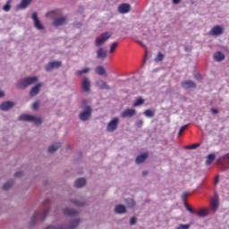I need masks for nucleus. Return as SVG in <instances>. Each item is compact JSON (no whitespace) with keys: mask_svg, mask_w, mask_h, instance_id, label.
<instances>
[{"mask_svg":"<svg viewBox=\"0 0 229 229\" xmlns=\"http://www.w3.org/2000/svg\"><path fill=\"white\" fill-rule=\"evenodd\" d=\"M118 46V43L117 42H114L111 45L110 47V49H109V53H114V51H115V48L117 47Z\"/></svg>","mask_w":229,"mask_h":229,"instance_id":"obj_37","label":"nucleus"},{"mask_svg":"<svg viewBox=\"0 0 229 229\" xmlns=\"http://www.w3.org/2000/svg\"><path fill=\"white\" fill-rule=\"evenodd\" d=\"M162 60H164V55H162V53H159L155 58V62H162Z\"/></svg>","mask_w":229,"mask_h":229,"instance_id":"obj_38","label":"nucleus"},{"mask_svg":"<svg viewBox=\"0 0 229 229\" xmlns=\"http://www.w3.org/2000/svg\"><path fill=\"white\" fill-rule=\"evenodd\" d=\"M72 203L74 205H76L77 207H83V202H80L78 200H74V201H72Z\"/></svg>","mask_w":229,"mask_h":229,"instance_id":"obj_45","label":"nucleus"},{"mask_svg":"<svg viewBox=\"0 0 229 229\" xmlns=\"http://www.w3.org/2000/svg\"><path fill=\"white\" fill-rule=\"evenodd\" d=\"M188 125H184L182 127L180 128L178 135H182V133H183L185 131V130H187Z\"/></svg>","mask_w":229,"mask_h":229,"instance_id":"obj_39","label":"nucleus"},{"mask_svg":"<svg viewBox=\"0 0 229 229\" xmlns=\"http://www.w3.org/2000/svg\"><path fill=\"white\" fill-rule=\"evenodd\" d=\"M15 106V102L13 101H5L0 105V109L3 110V112H6L8 110H12V108Z\"/></svg>","mask_w":229,"mask_h":229,"instance_id":"obj_11","label":"nucleus"},{"mask_svg":"<svg viewBox=\"0 0 229 229\" xmlns=\"http://www.w3.org/2000/svg\"><path fill=\"white\" fill-rule=\"evenodd\" d=\"M115 214H126V207L123 204H118L114 207Z\"/></svg>","mask_w":229,"mask_h":229,"instance_id":"obj_19","label":"nucleus"},{"mask_svg":"<svg viewBox=\"0 0 229 229\" xmlns=\"http://www.w3.org/2000/svg\"><path fill=\"white\" fill-rule=\"evenodd\" d=\"M125 202L129 208H133V207L135 206V200H133L132 199H127Z\"/></svg>","mask_w":229,"mask_h":229,"instance_id":"obj_32","label":"nucleus"},{"mask_svg":"<svg viewBox=\"0 0 229 229\" xmlns=\"http://www.w3.org/2000/svg\"><path fill=\"white\" fill-rule=\"evenodd\" d=\"M183 198H187V193H183Z\"/></svg>","mask_w":229,"mask_h":229,"instance_id":"obj_55","label":"nucleus"},{"mask_svg":"<svg viewBox=\"0 0 229 229\" xmlns=\"http://www.w3.org/2000/svg\"><path fill=\"white\" fill-rule=\"evenodd\" d=\"M214 160H216V155L215 154H209L207 157V160H206L207 165H210V164H212V162H214Z\"/></svg>","mask_w":229,"mask_h":229,"instance_id":"obj_30","label":"nucleus"},{"mask_svg":"<svg viewBox=\"0 0 229 229\" xmlns=\"http://www.w3.org/2000/svg\"><path fill=\"white\" fill-rule=\"evenodd\" d=\"M185 208H186V210H188V212H191V214H194V209H192V208H191V206L186 204Z\"/></svg>","mask_w":229,"mask_h":229,"instance_id":"obj_44","label":"nucleus"},{"mask_svg":"<svg viewBox=\"0 0 229 229\" xmlns=\"http://www.w3.org/2000/svg\"><path fill=\"white\" fill-rule=\"evenodd\" d=\"M24 173L22 171H18L14 174L15 178H21L23 176Z\"/></svg>","mask_w":229,"mask_h":229,"instance_id":"obj_40","label":"nucleus"},{"mask_svg":"<svg viewBox=\"0 0 229 229\" xmlns=\"http://www.w3.org/2000/svg\"><path fill=\"white\" fill-rule=\"evenodd\" d=\"M138 44H140V46L142 47H146V45L142 41H138Z\"/></svg>","mask_w":229,"mask_h":229,"instance_id":"obj_48","label":"nucleus"},{"mask_svg":"<svg viewBox=\"0 0 229 229\" xmlns=\"http://www.w3.org/2000/svg\"><path fill=\"white\" fill-rule=\"evenodd\" d=\"M49 199H45V201H44V205H46L47 203H49Z\"/></svg>","mask_w":229,"mask_h":229,"instance_id":"obj_53","label":"nucleus"},{"mask_svg":"<svg viewBox=\"0 0 229 229\" xmlns=\"http://www.w3.org/2000/svg\"><path fill=\"white\" fill-rule=\"evenodd\" d=\"M61 65H62V62L53 61V62L48 63L45 66V69H46V71H53V69H58L59 67H61Z\"/></svg>","mask_w":229,"mask_h":229,"instance_id":"obj_10","label":"nucleus"},{"mask_svg":"<svg viewBox=\"0 0 229 229\" xmlns=\"http://www.w3.org/2000/svg\"><path fill=\"white\" fill-rule=\"evenodd\" d=\"M131 10V5H130L129 4H122L118 6L119 13H129Z\"/></svg>","mask_w":229,"mask_h":229,"instance_id":"obj_13","label":"nucleus"},{"mask_svg":"<svg viewBox=\"0 0 229 229\" xmlns=\"http://www.w3.org/2000/svg\"><path fill=\"white\" fill-rule=\"evenodd\" d=\"M181 0H173L174 4H178Z\"/></svg>","mask_w":229,"mask_h":229,"instance_id":"obj_52","label":"nucleus"},{"mask_svg":"<svg viewBox=\"0 0 229 229\" xmlns=\"http://www.w3.org/2000/svg\"><path fill=\"white\" fill-rule=\"evenodd\" d=\"M12 185H13V181H8L3 185L4 191H8V189H10Z\"/></svg>","mask_w":229,"mask_h":229,"instance_id":"obj_33","label":"nucleus"},{"mask_svg":"<svg viewBox=\"0 0 229 229\" xmlns=\"http://www.w3.org/2000/svg\"><path fill=\"white\" fill-rule=\"evenodd\" d=\"M86 184L87 180H85V178H79L75 181V187H77L78 189L85 187Z\"/></svg>","mask_w":229,"mask_h":229,"instance_id":"obj_23","label":"nucleus"},{"mask_svg":"<svg viewBox=\"0 0 229 229\" xmlns=\"http://www.w3.org/2000/svg\"><path fill=\"white\" fill-rule=\"evenodd\" d=\"M30 4H31V0H21L20 4L18 5V8L20 10H24V9L28 8V6H30Z\"/></svg>","mask_w":229,"mask_h":229,"instance_id":"obj_22","label":"nucleus"},{"mask_svg":"<svg viewBox=\"0 0 229 229\" xmlns=\"http://www.w3.org/2000/svg\"><path fill=\"white\" fill-rule=\"evenodd\" d=\"M217 183H219V177H216L215 180V185H217Z\"/></svg>","mask_w":229,"mask_h":229,"instance_id":"obj_51","label":"nucleus"},{"mask_svg":"<svg viewBox=\"0 0 229 229\" xmlns=\"http://www.w3.org/2000/svg\"><path fill=\"white\" fill-rule=\"evenodd\" d=\"M62 146V143L56 142L48 147V153H55V151L58 150V148Z\"/></svg>","mask_w":229,"mask_h":229,"instance_id":"obj_25","label":"nucleus"},{"mask_svg":"<svg viewBox=\"0 0 229 229\" xmlns=\"http://www.w3.org/2000/svg\"><path fill=\"white\" fill-rule=\"evenodd\" d=\"M107 55L108 53L106 52V49L103 47H99L98 51H97V58H98L99 60H105Z\"/></svg>","mask_w":229,"mask_h":229,"instance_id":"obj_15","label":"nucleus"},{"mask_svg":"<svg viewBox=\"0 0 229 229\" xmlns=\"http://www.w3.org/2000/svg\"><path fill=\"white\" fill-rule=\"evenodd\" d=\"M91 116H92V107H90L89 106H86L84 107V110L80 113L79 119L81 121L85 122V121H89Z\"/></svg>","mask_w":229,"mask_h":229,"instance_id":"obj_5","label":"nucleus"},{"mask_svg":"<svg viewBox=\"0 0 229 229\" xmlns=\"http://www.w3.org/2000/svg\"><path fill=\"white\" fill-rule=\"evenodd\" d=\"M148 174V172H143V175L146 176Z\"/></svg>","mask_w":229,"mask_h":229,"instance_id":"obj_56","label":"nucleus"},{"mask_svg":"<svg viewBox=\"0 0 229 229\" xmlns=\"http://www.w3.org/2000/svg\"><path fill=\"white\" fill-rule=\"evenodd\" d=\"M48 214H49V209L45 210L41 215L35 213L31 218L32 225H35V223H36L37 219H38V217H40L41 221H44V219H46V217H47Z\"/></svg>","mask_w":229,"mask_h":229,"instance_id":"obj_9","label":"nucleus"},{"mask_svg":"<svg viewBox=\"0 0 229 229\" xmlns=\"http://www.w3.org/2000/svg\"><path fill=\"white\" fill-rule=\"evenodd\" d=\"M119 123H120V120L118 117H114L112 120H110L107 123V125L106 128V131H108L109 133H114V131H115V130H117V128L119 126Z\"/></svg>","mask_w":229,"mask_h":229,"instance_id":"obj_6","label":"nucleus"},{"mask_svg":"<svg viewBox=\"0 0 229 229\" xmlns=\"http://www.w3.org/2000/svg\"><path fill=\"white\" fill-rule=\"evenodd\" d=\"M227 167H229V165H225V164L223 165V168H224V169H227Z\"/></svg>","mask_w":229,"mask_h":229,"instance_id":"obj_54","label":"nucleus"},{"mask_svg":"<svg viewBox=\"0 0 229 229\" xmlns=\"http://www.w3.org/2000/svg\"><path fill=\"white\" fill-rule=\"evenodd\" d=\"M64 216H69L70 217H72V216L78 215V211H76L74 209H71V208H65L64 210Z\"/></svg>","mask_w":229,"mask_h":229,"instance_id":"obj_26","label":"nucleus"},{"mask_svg":"<svg viewBox=\"0 0 229 229\" xmlns=\"http://www.w3.org/2000/svg\"><path fill=\"white\" fill-rule=\"evenodd\" d=\"M137 111L135 109H125L122 114L121 117H133V115H136Z\"/></svg>","mask_w":229,"mask_h":229,"instance_id":"obj_16","label":"nucleus"},{"mask_svg":"<svg viewBox=\"0 0 229 229\" xmlns=\"http://www.w3.org/2000/svg\"><path fill=\"white\" fill-rule=\"evenodd\" d=\"M19 121H24L25 123H32L33 124H36V126H38L43 123L42 117L36 116L33 114H21L19 116Z\"/></svg>","mask_w":229,"mask_h":229,"instance_id":"obj_3","label":"nucleus"},{"mask_svg":"<svg viewBox=\"0 0 229 229\" xmlns=\"http://www.w3.org/2000/svg\"><path fill=\"white\" fill-rule=\"evenodd\" d=\"M137 223V218L136 217H131L130 220V225H133Z\"/></svg>","mask_w":229,"mask_h":229,"instance_id":"obj_46","label":"nucleus"},{"mask_svg":"<svg viewBox=\"0 0 229 229\" xmlns=\"http://www.w3.org/2000/svg\"><path fill=\"white\" fill-rule=\"evenodd\" d=\"M97 85L98 89H101L102 90H110V86H108L105 81H98Z\"/></svg>","mask_w":229,"mask_h":229,"instance_id":"obj_21","label":"nucleus"},{"mask_svg":"<svg viewBox=\"0 0 229 229\" xmlns=\"http://www.w3.org/2000/svg\"><path fill=\"white\" fill-rule=\"evenodd\" d=\"M12 8V0H8L6 2V4L4 5L3 10L4 12H10Z\"/></svg>","mask_w":229,"mask_h":229,"instance_id":"obj_31","label":"nucleus"},{"mask_svg":"<svg viewBox=\"0 0 229 229\" xmlns=\"http://www.w3.org/2000/svg\"><path fill=\"white\" fill-rule=\"evenodd\" d=\"M214 59L216 62H223L225 60V54L223 52H216L214 54Z\"/></svg>","mask_w":229,"mask_h":229,"instance_id":"obj_27","label":"nucleus"},{"mask_svg":"<svg viewBox=\"0 0 229 229\" xmlns=\"http://www.w3.org/2000/svg\"><path fill=\"white\" fill-rule=\"evenodd\" d=\"M148 157H149V154L148 152L140 154L139 156H137L135 159L136 164H142L146 162V160L148 159Z\"/></svg>","mask_w":229,"mask_h":229,"instance_id":"obj_14","label":"nucleus"},{"mask_svg":"<svg viewBox=\"0 0 229 229\" xmlns=\"http://www.w3.org/2000/svg\"><path fill=\"white\" fill-rule=\"evenodd\" d=\"M95 72H97V74H99V76H108L106 70H105V67L103 66L97 67Z\"/></svg>","mask_w":229,"mask_h":229,"instance_id":"obj_24","label":"nucleus"},{"mask_svg":"<svg viewBox=\"0 0 229 229\" xmlns=\"http://www.w3.org/2000/svg\"><path fill=\"white\" fill-rule=\"evenodd\" d=\"M143 124H144V121H142V120H138V122L136 123V126L138 128H142Z\"/></svg>","mask_w":229,"mask_h":229,"instance_id":"obj_41","label":"nucleus"},{"mask_svg":"<svg viewBox=\"0 0 229 229\" xmlns=\"http://www.w3.org/2000/svg\"><path fill=\"white\" fill-rule=\"evenodd\" d=\"M224 31L225 29H223V27L216 25L211 29V30L209 31V35H211L212 37H219L222 33H224Z\"/></svg>","mask_w":229,"mask_h":229,"instance_id":"obj_8","label":"nucleus"},{"mask_svg":"<svg viewBox=\"0 0 229 229\" xmlns=\"http://www.w3.org/2000/svg\"><path fill=\"white\" fill-rule=\"evenodd\" d=\"M82 89L85 92L90 90V81L87 77L82 78Z\"/></svg>","mask_w":229,"mask_h":229,"instance_id":"obj_17","label":"nucleus"},{"mask_svg":"<svg viewBox=\"0 0 229 229\" xmlns=\"http://www.w3.org/2000/svg\"><path fill=\"white\" fill-rule=\"evenodd\" d=\"M140 105H144V99H142L141 98L136 99L133 103V106H140Z\"/></svg>","mask_w":229,"mask_h":229,"instance_id":"obj_34","label":"nucleus"},{"mask_svg":"<svg viewBox=\"0 0 229 229\" xmlns=\"http://www.w3.org/2000/svg\"><path fill=\"white\" fill-rule=\"evenodd\" d=\"M225 158H229V154L225 155Z\"/></svg>","mask_w":229,"mask_h":229,"instance_id":"obj_58","label":"nucleus"},{"mask_svg":"<svg viewBox=\"0 0 229 229\" xmlns=\"http://www.w3.org/2000/svg\"><path fill=\"white\" fill-rule=\"evenodd\" d=\"M32 21L34 22V27L38 30V31H43L44 30V25L38 20V16L37 15V13H32Z\"/></svg>","mask_w":229,"mask_h":229,"instance_id":"obj_7","label":"nucleus"},{"mask_svg":"<svg viewBox=\"0 0 229 229\" xmlns=\"http://www.w3.org/2000/svg\"><path fill=\"white\" fill-rule=\"evenodd\" d=\"M199 144H193L187 147V149H196V148H199Z\"/></svg>","mask_w":229,"mask_h":229,"instance_id":"obj_42","label":"nucleus"},{"mask_svg":"<svg viewBox=\"0 0 229 229\" xmlns=\"http://www.w3.org/2000/svg\"><path fill=\"white\" fill-rule=\"evenodd\" d=\"M196 80H201V75L199 73L195 74Z\"/></svg>","mask_w":229,"mask_h":229,"instance_id":"obj_47","label":"nucleus"},{"mask_svg":"<svg viewBox=\"0 0 229 229\" xmlns=\"http://www.w3.org/2000/svg\"><path fill=\"white\" fill-rule=\"evenodd\" d=\"M50 15H55L56 18L53 21V26L59 28V26H64L67 24V16H61L62 13L60 11H53Z\"/></svg>","mask_w":229,"mask_h":229,"instance_id":"obj_2","label":"nucleus"},{"mask_svg":"<svg viewBox=\"0 0 229 229\" xmlns=\"http://www.w3.org/2000/svg\"><path fill=\"white\" fill-rule=\"evenodd\" d=\"M4 98V91L0 90V98Z\"/></svg>","mask_w":229,"mask_h":229,"instance_id":"obj_49","label":"nucleus"},{"mask_svg":"<svg viewBox=\"0 0 229 229\" xmlns=\"http://www.w3.org/2000/svg\"><path fill=\"white\" fill-rule=\"evenodd\" d=\"M37 81H38V77L37 76L25 77L17 82L16 87L18 89H27L30 85H35Z\"/></svg>","mask_w":229,"mask_h":229,"instance_id":"obj_1","label":"nucleus"},{"mask_svg":"<svg viewBox=\"0 0 229 229\" xmlns=\"http://www.w3.org/2000/svg\"><path fill=\"white\" fill-rule=\"evenodd\" d=\"M85 103H87V101H86V100H83V101H82V105H85Z\"/></svg>","mask_w":229,"mask_h":229,"instance_id":"obj_57","label":"nucleus"},{"mask_svg":"<svg viewBox=\"0 0 229 229\" xmlns=\"http://www.w3.org/2000/svg\"><path fill=\"white\" fill-rule=\"evenodd\" d=\"M183 89H196V83L192 81H186L182 82Z\"/></svg>","mask_w":229,"mask_h":229,"instance_id":"obj_20","label":"nucleus"},{"mask_svg":"<svg viewBox=\"0 0 229 229\" xmlns=\"http://www.w3.org/2000/svg\"><path fill=\"white\" fill-rule=\"evenodd\" d=\"M88 72H90V68L87 67L82 70H77L75 72L76 76H81L82 74H88Z\"/></svg>","mask_w":229,"mask_h":229,"instance_id":"obj_28","label":"nucleus"},{"mask_svg":"<svg viewBox=\"0 0 229 229\" xmlns=\"http://www.w3.org/2000/svg\"><path fill=\"white\" fill-rule=\"evenodd\" d=\"M40 89H42V83H38L34 87L31 88L30 91V97L35 98V96L38 95V92H40Z\"/></svg>","mask_w":229,"mask_h":229,"instance_id":"obj_12","label":"nucleus"},{"mask_svg":"<svg viewBox=\"0 0 229 229\" xmlns=\"http://www.w3.org/2000/svg\"><path fill=\"white\" fill-rule=\"evenodd\" d=\"M144 115H146V117H153L155 115V112L148 109L144 112Z\"/></svg>","mask_w":229,"mask_h":229,"instance_id":"obj_35","label":"nucleus"},{"mask_svg":"<svg viewBox=\"0 0 229 229\" xmlns=\"http://www.w3.org/2000/svg\"><path fill=\"white\" fill-rule=\"evenodd\" d=\"M197 216H199V217H207V216H208V211L205 208L199 209L197 211Z\"/></svg>","mask_w":229,"mask_h":229,"instance_id":"obj_29","label":"nucleus"},{"mask_svg":"<svg viewBox=\"0 0 229 229\" xmlns=\"http://www.w3.org/2000/svg\"><path fill=\"white\" fill-rule=\"evenodd\" d=\"M211 209L213 212H216L217 208H219V199L217 197H215L211 199Z\"/></svg>","mask_w":229,"mask_h":229,"instance_id":"obj_18","label":"nucleus"},{"mask_svg":"<svg viewBox=\"0 0 229 229\" xmlns=\"http://www.w3.org/2000/svg\"><path fill=\"white\" fill-rule=\"evenodd\" d=\"M110 37H112V32L110 31L99 35L95 40V46L97 47H101V46H103Z\"/></svg>","mask_w":229,"mask_h":229,"instance_id":"obj_4","label":"nucleus"},{"mask_svg":"<svg viewBox=\"0 0 229 229\" xmlns=\"http://www.w3.org/2000/svg\"><path fill=\"white\" fill-rule=\"evenodd\" d=\"M191 225L189 224H180L175 229H189Z\"/></svg>","mask_w":229,"mask_h":229,"instance_id":"obj_36","label":"nucleus"},{"mask_svg":"<svg viewBox=\"0 0 229 229\" xmlns=\"http://www.w3.org/2000/svg\"><path fill=\"white\" fill-rule=\"evenodd\" d=\"M212 114H218L219 111L217 109H211Z\"/></svg>","mask_w":229,"mask_h":229,"instance_id":"obj_50","label":"nucleus"},{"mask_svg":"<svg viewBox=\"0 0 229 229\" xmlns=\"http://www.w3.org/2000/svg\"><path fill=\"white\" fill-rule=\"evenodd\" d=\"M38 106H40V103H38V102H34L32 104V109L33 110H37V108H38Z\"/></svg>","mask_w":229,"mask_h":229,"instance_id":"obj_43","label":"nucleus"}]
</instances>
